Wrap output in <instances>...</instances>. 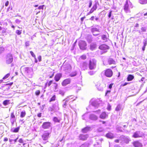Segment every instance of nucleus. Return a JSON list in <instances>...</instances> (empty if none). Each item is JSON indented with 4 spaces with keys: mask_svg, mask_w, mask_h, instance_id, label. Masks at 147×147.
Masks as SVG:
<instances>
[{
    "mask_svg": "<svg viewBox=\"0 0 147 147\" xmlns=\"http://www.w3.org/2000/svg\"><path fill=\"white\" fill-rule=\"evenodd\" d=\"M78 45L81 50H86L87 43L85 41L82 40H80L79 41Z\"/></svg>",
    "mask_w": 147,
    "mask_h": 147,
    "instance_id": "obj_1",
    "label": "nucleus"
},
{
    "mask_svg": "<svg viewBox=\"0 0 147 147\" xmlns=\"http://www.w3.org/2000/svg\"><path fill=\"white\" fill-rule=\"evenodd\" d=\"M96 61L94 59H90L89 61V67L91 70L94 69L96 65Z\"/></svg>",
    "mask_w": 147,
    "mask_h": 147,
    "instance_id": "obj_2",
    "label": "nucleus"
},
{
    "mask_svg": "<svg viewBox=\"0 0 147 147\" xmlns=\"http://www.w3.org/2000/svg\"><path fill=\"white\" fill-rule=\"evenodd\" d=\"M104 75L108 78H111L113 75V73L112 70L108 68L104 71Z\"/></svg>",
    "mask_w": 147,
    "mask_h": 147,
    "instance_id": "obj_3",
    "label": "nucleus"
},
{
    "mask_svg": "<svg viewBox=\"0 0 147 147\" xmlns=\"http://www.w3.org/2000/svg\"><path fill=\"white\" fill-rule=\"evenodd\" d=\"M98 48L100 50L104 51V53L107 51V50L110 49L109 47L105 44L100 45L98 47Z\"/></svg>",
    "mask_w": 147,
    "mask_h": 147,
    "instance_id": "obj_4",
    "label": "nucleus"
},
{
    "mask_svg": "<svg viewBox=\"0 0 147 147\" xmlns=\"http://www.w3.org/2000/svg\"><path fill=\"white\" fill-rule=\"evenodd\" d=\"M53 82V80H52L47 82L45 84V86H47L48 87H49L52 84H53L54 85L53 87V89L56 90L57 88L58 84L55 82Z\"/></svg>",
    "mask_w": 147,
    "mask_h": 147,
    "instance_id": "obj_5",
    "label": "nucleus"
},
{
    "mask_svg": "<svg viewBox=\"0 0 147 147\" xmlns=\"http://www.w3.org/2000/svg\"><path fill=\"white\" fill-rule=\"evenodd\" d=\"M143 136V134L142 132L137 131L134 133L132 137L134 138H138L142 137Z\"/></svg>",
    "mask_w": 147,
    "mask_h": 147,
    "instance_id": "obj_6",
    "label": "nucleus"
},
{
    "mask_svg": "<svg viewBox=\"0 0 147 147\" xmlns=\"http://www.w3.org/2000/svg\"><path fill=\"white\" fill-rule=\"evenodd\" d=\"M13 57L12 54H8L6 57V63L7 64L11 63L13 61Z\"/></svg>",
    "mask_w": 147,
    "mask_h": 147,
    "instance_id": "obj_7",
    "label": "nucleus"
},
{
    "mask_svg": "<svg viewBox=\"0 0 147 147\" xmlns=\"http://www.w3.org/2000/svg\"><path fill=\"white\" fill-rule=\"evenodd\" d=\"M88 137V134H80L78 136V138L80 140L85 141L87 140Z\"/></svg>",
    "mask_w": 147,
    "mask_h": 147,
    "instance_id": "obj_8",
    "label": "nucleus"
},
{
    "mask_svg": "<svg viewBox=\"0 0 147 147\" xmlns=\"http://www.w3.org/2000/svg\"><path fill=\"white\" fill-rule=\"evenodd\" d=\"M16 120V118L14 112L11 113L10 114V120L12 124H13L15 122Z\"/></svg>",
    "mask_w": 147,
    "mask_h": 147,
    "instance_id": "obj_9",
    "label": "nucleus"
},
{
    "mask_svg": "<svg viewBox=\"0 0 147 147\" xmlns=\"http://www.w3.org/2000/svg\"><path fill=\"white\" fill-rule=\"evenodd\" d=\"M42 127L44 129H47L51 126V123L49 122H44L42 125Z\"/></svg>",
    "mask_w": 147,
    "mask_h": 147,
    "instance_id": "obj_10",
    "label": "nucleus"
},
{
    "mask_svg": "<svg viewBox=\"0 0 147 147\" xmlns=\"http://www.w3.org/2000/svg\"><path fill=\"white\" fill-rule=\"evenodd\" d=\"M49 134V132L47 131H45L42 136L43 140H47L48 138Z\"/></svg>",
    "mask_w": 147,
    "mask_h": 147,
    "instance_id": "obj_11",
    "label": "nucleus"
},
{
    "mask_svg": "<svg viewBox=\"0 0 147 147\" xmlns=\"http://www.w3.org/2000/svg\"><path fill=\"white\" fill-rule=\"evenodd\" d=\"M132 144L134 147H142V145L138 141H135L133 142Z\"/></svg>",
    "mask_w": 147,
    "mask_h": 147,
    "instance_id": "obj_12",
    "label": "nucleus"
},
{
    "mask_svg": "<svg viewBox=\"0 0 147 147\" xmlns=\"http://www.w3.org/2000/svg\"><path fill=\"white\" fill-rule=\"evenodd\" d=\"M71 82V80L69 78H67L64 80L61 83L62 85L65 86L69 84Z\"/></svg>",
    "mask_w": 147,
    "mask_h": 147,
    "instance_id": "obj_13",
    "label": "nucleus"
},
{
    "mask_svg": "<svg viewBox=\"0 0 147 147\" xmlns=\"http://www.w3.org/2000/svg\"><path fill=\"white\" fill-rule=\"evenodd\" d=\"M62 77V74L61 73H59L56 74L54 77V80L56 82H58Z\"/></svg>",
    "mask_w": 147,
    "mask_h": 147,
    "instance_id": "obj_14",
    "label": "nucleus"
},
{
    "mask_svg": "<svg viewBox=\"0 0 147 147\" xmlns=\"http://www.w3.org/2000/svg\"><path fill=\"white\" fill-rule=\"evenodd\" d=\"M97 6L96 4H94L90 9L89 12L88 13V14L89 15L90 13H92L94 11L96 10L97 9Z\"/></svg>",
    "mask_w": 147,
    "mask_h": 147,
    "instance_id": "obj_15",
    "label": "nucleus"
},
{
    "mask_svg": "<svg viewBox=\"0 0 147 147\" xmlns=\"http://www.w3.org/2000/svg\"><path fill=\"white\" fill-rule=\"evenodd\" d=\"M90 129V127L89 126H87L84 127L81 129L82 133H86L89 131Z\"/></svg>",
    "mask_w": 147,
    "mask_h": 147,
    "instance_id": "obj_16",
    "label": "nucleus"
},
{
    "mask_svg": "<svg viewBox=\"0 0 147 147\" xmlns=\"http://www.w3.org/2000/svg\"><path fill=\"white\" fill-rule=\"evenodd\" d=\"M108 64L110 65H115L116 64L115 61L113 59L111 58H110L108 59Z\"/></svg>",
    "mask_w": 147,
    "mask_h": 147,
    "instance_id": "obj_17",
    "label": "nucleus"
},
{
    "mask_svg": "<svg viewBox=\"0 0 147 147\" xmlns=\"http://www.w3.org/2000/svg\"><path fill=\"white\" fill-rule=\"evenodd\" d=\"M107 117L108 115L105 112H102L100 116V117L102 119H105Z\"/></svg>",
    "mask_w": 147,
    "mask_h": 147,
    "instance_id": "obj_18",
    "label": "nucleus"
},
{
    "mask_svg": "<svg viewBox=\"0 0 147 147\" xmlns=\"http://www.w3.org/2000/svg\"><path fill=\"white\" fill-rule=\"evenodd\" d=\"M106 136L108 138L112 139L114 138V136L113 134L109 132L106 135Z\"/></svg>",
    "mask_w": 147,
    "mask_h": 147,
    "instance_id": "obj_19",
    "label": "nucleus"
},
{
    "mask_svg": "<svg viewBox=\"0 0 147 147\" xmlns=\"http://www.w3.org/2000/svg\"><path fill=\"white\" fill-rule=\"evenodd\" d=\"M129 9V5L128 4V1H127L124 7V10L125 11H127Z\"/></svg>",
    "mask_w": 147,
    "mask_h": 147,
    "instance_id": "obj_20",
    "label": "nucleus"
},
{
    "mask_svg": "<svg viewBox=\"0 0 147 147\" xmlns=\"http://www.w3.org/2000/svg\"><path fill=\"white\" fill-rule=\"evenodd\" d=\"M134 78V76L131 74L128 75L127 78V80L128 81H131Z\"/></svg>",
    "mask_w": 147,
    "mask_h": 147,
    "instance_id": "obj_21",
    "label": "nucleus"
},
{
    "mask_svg": "<svg viewBox=\"0 0 147 147\" xmlns=\"http://www.w3.org/2000/svg\"><path fill=\"white\" fill-rule=\"evenodd\" d=\"M101 39L105 42H107L108 39V37L106 35H102L101 36Z\"/></svg>",
    "mask_w": 147,
    "mask_h": 147,
    "instance_id": "obj_22",
    "label": "nucleus"
},
{
    "mask_svg": "<svg viewBox=\"0 0 147 147\" xmlns=\"http://www.w3.org/2000/svg\"><path fill=\"white\" fill-rule=\"evenodd\" d=\"M26 114V113L25 111H22L20 112V117L21 118H24Z\"/></svg>",
    "mask_w": 147,
    "mask_h": 147,
    "instance_id": "obj_23",
    "label": "nucleus"
},
{
    "mask_svg": "<svg viewBox=\"0 0 147 147\" xmlns=\"http://www.w3.org/2000/svg\"><path fill=\"white\" fill-rule=\"evenodd\" d=\"M53 120L55 122L59 123L60 121V119L57 117H54L53 119Z\"/></svg>",
    "mask_w": 147,
    "mask_h": 147,
    "instance_id": "obj_24",
    "label": "nucleus"
},
{
    "mask_svg": "<svg viewBox=\"0 0 147 147\" xmlns=\"http://www.w3.org/2000/svg\"><path fill=\"white\" fill-rule=\"evenodd\" d=\"M9 101L10 100H5L3 101V105H5L6 106L8 105V104L9 103Z\"/></svg>",
    "mask_w": 147,
    "mask_h": 147,
    "instance_id": "obj_25",
    "label": "nucleus"
},
{
    "mask_svg": "<svg viewBox=\"0 0 147 147\" xmlns=\"http://www.w3.org/2000/svg\"><path fill=\"white\" fill-rule=\"evenodd\" d=\"M77 75V73L76 71H74L72 72L71 73V74H70L69 76L71 77H74L75 76Z\"/></svg>",
    "mask_w": 147,
    "mask_h": 147,
    "instance_id": "obj_26",
    "label": "nucleus"
},
{
    "mask_svg": "<svg viewBox=\"0 0 147 147\" xmlns=\"http://www.w3.org/2000/svg\"><path fill=\"white\" fill-rule=\"evenodd\" d=\"M20 127H19L15 128L12 132L14 133L18 132L20 129Z\"/></svg>",
    "mask_w": 147,
    "mask_h": 147,
    "instance_id": "obj_27",
    "label": "nucleus"
},
{
    "mask_svg": "<svg viewBox=\"0 0 147 147\" xmlns=\"http://www.w3.org/2000/svg\"><path fill=\"white\" fill-rule=\"evenodd\" d=\"M56 99V96L55 95H54L50 99L49 102H51L52 101H54Z\"/></svg>",
    "mask_w": 147,
    "mask_h": 147,
    "instance_id": "obj_28",
    "label": "nucleus"
},
{
    "mask_svg": "<svg viewBox=\"0 0 147 147\" xmlns=\"http://www.w3.org/2000/svg\"><path fill=\"white\" fill-rule=\"evenodd\" d=\"M124 143L126 144H128L129 143V140L128 138H124Z\"/></svg>",
    "mask_w": 147,
    "mask_h": 147,
    "instance_id": "obj_29",
    "label": "nucleus"
},
{
    "mask_svg": "<svg viewBox=\"0 0 147 147\" xmlns=\"http://www.w3.org/2000/svg\"><path fill=\"white\" fill-rule=\"evenodd\" d=\"M121 108V106L120 105H118L116 107L115 110L116 111H119Z\"/></svg>",
    "mask_w": 147,
    "mask_h": 147,
    "instance_id": "obj_30",
    "label": "nucleus"
},
{
    "mask_svg": "<svg viewBox=\"0 0 147 147\" xmlns=\"http://www.w3.org/2000/svg\"><path fill=\"white\" fill-rule=\"evenodd\" d=\"M10 75V74L9 73H8L6 74V75L5 76L2 78L3 80H4L7 79L8 78Z\"/></svg>",
    "mask_w": 147,
    "mask_h": 147,
    "instance_id": "obj_31",
    "label": "nucleus"
},
{
    "mask_svg": "<svg viewBox=\"0 0 147 147\" xmlns=\"http://www.w3.org/2000/svg\"><path fill=\"white\" fill-rule=\"evenodd\" d=\"M140 2L142 4H145L147 3V0H140Z\"/></svg>",
    "mask_w": 147,
    "mask_h": 147,
    "instance_id": "obj_32",
    "label": "nucleus"
},
{
    "mask_svg": "<svg viewBox=\"0 0 147 147\" xmlns=\"http://www.w3.org/2000/svg\"><path fill=\"white\" fill-rule=\"evenodd\" d=\"M80 58L82 59L85 60L86 58V56L85 55H82L80 56Z\"/></svg>",
    "mask_w": 147,
    "mask_h": 147,
    "instance_id": "obj_33",
    "label": "nucleus"
},
{
    "mask_svg": "<svg viewBox=\"0 0 147 147\" xmlns=\"http://www.w3.org/2000/svg\"><path fill=\"white\" fill-rule=\"evenodd\" d=\"M35 94L36 96H38L40 94V91L39 90H37L35 92Z\"/></svg>",
    "mask_w": 147,
    "mask_h": 147,
    "instance_id": "obj_34",
    "label": "nucleus"
},
{
    "mask_svg": "<svg viewBox=\"0 0 147 147\" xmlns=\"http://www.w3.org/2000/svg\"><path fill=\"white\" fill-rule=\"evenodd\" d=\"M16 33L18 35H20L22 33V31L21 30H17L16 31Z\"/></svg>",
    "mask_w": 147,
    "mask_h": 147,
    "instance_id": "obj_35",
    "label": "nucleus"
},
{
    "mask_svg": "<svg viewBox=\"0 0 147 147\" xmlns=\"http://www.w3.org/2000/svg\"><path fill=\"white\" fill-rule=\"evenodd\" d=\"M117 130L120 131H123V130L124 129L122 128V127H117Z\"/></svg>",
    "mask_w": 147,
    "mask_h": 147,
    "instance_id": "obj_36",
    "label": "nucleus"
},
{
    "mask_svg": "<svg viewBox=\"0 0 147 147\" xmlns=\"http://www.w3.org/2000/svg\"><path fill=\"white\" fill-rule=\"evenodd\" d=\"M30 53L32 55V56L34 58L36 57L35 55L34 54V53L32 51H30Z\"/></svg>",
    "mask_w": 147,
    "mask_h": 147,
    "instance_id": "obj_37",
    "label": "nucleus"
},
{
    "mask_svg": "<svg viewBox=\"0 0 147 147\" xmlns=\"http://www.w3.org/2000/svg\"><path fill=\"white\" fill-rule=\"evenodd\" d=\"M51 73H52L51 75L49 76V78H52L54 75V72H51Z\"/></svg>",
    "mask_w": 147,
    "mask_h": 147,
    "instance_id": "obj_38",
    "label": "nucleus"
},
{
    "mask_svg": "<svg viewBox=\"0 0 147 147\" xmlns=\"http://www.w3.org/2000/svg\"><path fill=\"white\" fill-rule=\"evenodd\" d=\"M19 143L23 144L24 142L22 138H20L19 140Z\"/></svg>",
    "mask_w": 147,
    "mask_h": 147,
    "instance_id": "obj_39",
    "label": "nucleus"
},
{
    "mask_svg": "<svg viewBox=\"0 0 147 147\" xmlns=\"http://www.w3.org/2000/svg\"><path fill=\"white\" fill-rule=\"evenodd\" d=\"M38 61L40 62L42 60V57L41 56L39 55L38 57Z\"/></svg>",
    "mask_w": 147,
    "mask_h": 147,
    "instance_id": "obj_40",
    "label": "nucleus"
},
{
    "mask_svg": "<svg viewBox=\"0 0 147 147\" xmlns=\"http://www.w3.org/2000/svg\"><path fill=\"white\" fill-rule=\"evenodd\" d=\"M44 6V5H40V6L38 7V9H43V7Z\"/></svg>",
    "mask_w": 147,
    "mask_h": 147,
    "instance_id": "obj_41",
    "label": "nucleus"
},
{
    "mask_svg": "<svg viewBox=\"0 0 147 147\" xmlns=\"http://www.w3.org/2000/svg\"><path fill=\"white\" fill-rule=\"evenodd\" d=\"M111 92V91L110 90H107L106 92L105 93V96H107V94L108 93H110Z\"/></svg>",
    "mask_w": 147,
    "mask_h": 147,
    "instance_id": "obj_42",
    "label": "nucleus"
},
{
    "mask_svg": "<svg viewBox=\"0 0 147 147\" xmlns=\"http://www.w3.org/2000/svg\"><path fill=\"white\" fill-rule=\"evenodd\" d=\"M142 32H145L146 31L145 28L144 27H142L141 28Z\"/></svg>",
    "mask_w": 147,
    "mask_h": 147,
    "instance_id": "obj_43",
    "label": "nucleus"
},
{
    "mask_svg": "<svg viewBox=\"0 0 147 147\" xmlns=\"http://www.w3.org/2000/svg\"><path fill=\"white\" fill-rule=\"evenodd\" d=\"M92 5V1L91 0L90 1L89 3V5L88 6L90 8L91 7Z\"/></svg>",
    "mask_w": 147,
    "mask_h": 147,
    "instance_id": "obj_44",
    "label": "nucleus"
},
{
    "mask_svg": "<svg viewBox=\"0 0 147 147\" xmlns=\"http://www.w3.org/2000/svg\"><path fill=\"white\" fill-rule=\"evenodd\" d=\"M111 106L110 105H108L107 107V109L109 111H110L111 110Z\"/></svg>",
    "mask_w": 147,
    "mask_h": 147,
    "instance_id": "obj_45",
    "label": "nucleus"
},
{
    "mask_svg": "<svg viewBox=\"0 0 147 147\" xmlns=\"http://www.w3.org/2000/svg\"><path fill=\"white\" fill-rule=\"evenodd\" d=\"M112 12V11H110V12H109V14L108 15V17L109 18H110L111 17V16Z\"/></svg>",
    "mask_w": 147,
    "mask_h": 147,
    "instance_id": "obj_46",
    "label": "nucleus"
},
{
    "mask_svg": "<svg viewBox=\"0 0 147 147\" xmlns=\"http://www.w3.org/2000/svg\"><path fill=\"white\" fill-rule=\"evenodd\" d=\"M113 85V83H111V84H110L109 86V88L110 89H111L112 88V86Z\"/></svg>",
    "mask_w": 147,
    "mask_h": 147,
    "instance_id": "obj_47",
    "label": "nucleus"
},
{
    "mask_svg": "<svg viewBox=\"0 0 147 147\" xmlns=\"http://www.w3.org/2000/svg\"><path fill=\"white\" fill-rule=\"evenodd\" d=\"M67 101L66 100L65 102L64 103V104L63 105V107L65 108V107L66 106H67Z\"/></svg>",
    "mask_w": 147,
    "mask_h": 147,
    "instance_id": "obj_48",
    "label": "nucleus"
},
{
    "mask_svg": "<svg viewBox=\"0 0 147 147\" xmlns=\"http://www.w3.org/2000/svg\"><path fill=\"white\" fill-rule=\"evenodd\" d=\"M25 45L26 47H28L29 46V43L28 42H25Z\"/></svg>",
    "mask_w": 147,
    "mask_h": 147,
    "instance_id": "obj_49",
    "label": "nucleus"
},
{
    "mask_svg": "<svg viewBox=\"0 0 147 147\" xmlns=\"http://www.w3.org/2000/svg\"><path fill=\"white\" fill-rule=\"evenodd\" d=\"M13 82H10V83H7V84H6V85H9V86H11V85H12L13 84Z\"/></svg>",
    "mask_w": 147,
    "mask_h": 147,
    "instance_id": "obj_50",
    "label": "nucleus"
},
{
    "mask_svg": "<svg viewBox=\"0 0 147 147\" xmlns=\"http://www.w3.org/2000/svg\"><path fill=\"white\" fill-rule=\"evenodd\" d=\"M129 82H125L123 84H122L121 86H124L127 85V84H129Z\"/></svg>",
    "mask_w": 147,
    "mask_h": 147,
    "instance_id": "obj_51",
    "label": "nucleus"
},
{
    "mask_svg": "<svg viewBox=\"0 0 147 147\" xmlns=\"http://www.w3.org/2000/svg\"><path fill=\"white\" fill-rule=\"evenodd\" d=\"M15 22L16 23H20V20H19V19H16L15 20Z\"/></svg>",
    "mask_w": 147,
    "mask_h": 147,
    "instance_id": "obj_52",
    "label": "nucleus"
},
{
    "mask_svg": "<svg viewBox=\"0 0 147 147\" xmlns=\"http://www.w3.org/2000/svg\"><path fill=\"white\" fill-rule=\"evenodd\" d=\"M37 116L39 117H41V113H39L37 114Z\"/></svg>",
    "mask_w": 147,
    "mask_h": 147,
    "instance_id": "obj_53",
    "label": "nucleus"
},
{
    "mask_svg": "<svg viewBox=\"0 0 147 147\" xmlns=\"http://www.w3.org/2000/svg\"><path fill=\"white\" fill-rule=\"evenodd\" d=\"M9 1H7L6 3H5V5L6 6H7L9 4Z\"/></svg>",
    "mask_w": 147,
    "mask_h": 147,
    "instance_id": "obj_54",
    "label": "nucleus"
},
{
    "mask_svg": "<svg viewBox=\"0 0 147 147\" xmlns=\"http://www.w3.org/2000/svg\"><path fill=\"white\" fill-rule=\"evenodd\" d=\"M144 43V46H143L146 47L147 45V42L146 41H145L143 42Z\"/></svg>",
    "mask_w": 147,
    "mask_h": 147,
    "instance_id": "obj_55",
    "label": "nucleus"
},
{
    "mask_svg": "<svg viewBox=\"0 0 147 147\" xmlns=\"http://www.w3.org/2000/svg\"><path fill=\"white\" fill-rule=\"evenodd\" d=\"M8 138H5L4 139V141L5 142H6L8 141Z\"/></svg>",
    "mask_w": 147,
    "mask_h": 147,
    "instance_id": "obj_56",
    "label": "nucleus"
},
{
    "mask_svg": "<svg viewBox=\"0 0 147 147\" xmlns=\"http://www.w3.org/2000/svg\"><path fill=\"white\" fill-rule=\"evenodd\" d=\"M34 60H35V61H34V62L35 63H37L38 62V61L36 58V57H34Z\"/></svg>",
    "mask_w": 147,
    "mask_h": 147,
    "instance_id": "obj_57",
    "label": "nucleus"
},
{
    "mask_svg": "<svg viewBox=\"0 0 147 147\" xmlns=\"http://www.w3.org/2000/svg\"><path fill=\"white\" fill-rule=\"evenodd\" d=\"M94 16H92L91 17L90 19V20H94Z\"/></svg>",
    "mask_w": 147,
    "mask_h": 147,
    "instance_id": "obj_58",
    "label": "nucleus"
},
{
    "mask_svg": "<svg viewBox=\"0 0 147 147\" xmlns=\"http://www.w3.org/2000/svg\"><path fill=\"white\" fill-rule=\"evenodd\" d=\"M115 142L116 143H119V140H118V139L115 140Z\"/></svg>",
    "mask_w": 147,
    "mask_h": 147,
    "instance_id": "obj_59",
    "label": "nucleus"
},
{
    "mask_svg": "<svg viewBox=\"0 0 147 147\" xmlns=\"http://www.w3.org/2000/svg\"><path fill=\"white\" fill-rule=\"evenodd\" d=\"M89 73L91 75H92L94 74L93 72L92 71H90L89 72Z\"/></svg>",
    "mask_w": 147,
    "mask_h": 147,
    "instance_id": "obj_60",
    "label": "nucleus"
},
{
    "mask_svg": "<svg viewBox=\"0 0 147 147\" xmlns=\"http://www.w3.org/2000/svg\"><path fill=\"white\" fill-rule=\"evenodd\" d=\"M85 17H83L81 18V20L82 21V22H83L84 19L85 18Z\"/></svg>",
    "mask_w": 147,
    "mask_h": 147,
    "instance_id": "obj_61",
    "label": "nucleus"
},
{
    "mask_svg": "<svg viewBox=\"0 0 147 147\" xmlns=\"http://www.w3.org/2000/svg\"><path fill=\"white\" fill-rule=\"evenodd\" d=\"M145 47L144 46H143L142 48V50L143 51H144L145 48Z\"/></svg>",
    "mask_w": 147,
    "mask_h": 147,
    "instance_id": "obj_62",
    "label": "nucleus"
},
{
    "mask_svg": "<svg viewBox=\"0 0 147 147\" xmlns=\"http://www.w3.org/2000/svg\"><path fill=\"white\" fill-rule=\"evenodd\" d=\"M100 121L102 122V123H103V124H105L106 123V122L105 121Z\"/></svg>",
    "mask_w": 147,
    "mask_h": 147,
    "instance_id": "obj_63",
    "label": "nucleus"
},
{
    "mask_svg": "<svg viewBox=\"0 0 147 147\" xmlns=\"http://www.w3.org/2000/svg\"><path fill=\"white\" fill-rule=\"evenodd\" d=\"M144 79V77H142L141 79V81H143V80Z\"/></svg>",
    "mask_w": 147,
    "mask_h": 147,
    "instance_id": "obj_64",
    "label": "nucleus"
}]
</instances>
